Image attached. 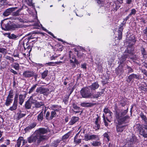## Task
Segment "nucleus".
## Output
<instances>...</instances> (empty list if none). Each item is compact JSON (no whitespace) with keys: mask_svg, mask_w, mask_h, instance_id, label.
I'll return each mask as SVG.
<instances>
[{"mask_svg":"<svg viewBox=\"0 0 147 147\" xmlns=\"http://www.w3.org/2000/svg\"><path fill=\"white\" fill-rule=\"evenodd\" d=\"M128 110L127 109L122 111L116 112L115 116L118 122V125L116 127L117 132H121L125 129L126 125H122L121 124L125 123V121L129 118V117L127 115L124 117L127 113Z\"/></svg>","mask_w":147,"mask_h":147,"instance_id":"obj_1","label":"nucleus"},{"mask_svg":"<svg viewBox=\"0 0 147 147\" xmlns=\"http://www.w3.org/2000/svg\"><path fill=\"white\" fill-rule=\"evenodd\" d=\"M47 132V129L45 128H40L35 131V134L38 138V142H41L47 138V137L44 135Z\"/></svg>","mask_w":147,"mask_h":147,"instance_id":"obj_2","label":"nucleus"},{"mask_svg":"<svg viewBox=\"0 0 147 147\" xmlns=\"http://www.w3.org/2000/svg\"><path fill=\"white\" fill-rule=\"evenodd\" d=\"M1 22V27L2 29L5 30H14L16 28H18V25H11L10 24V22H7L5 21H3Z\"/></svg>","mask_w":147,"mask_h":147,"instance_id":"obj_3","label":"nucleus"},{"mask_svg":"<svg viewBox=\"0 0 147 147\" xmlns=\"http://www.w3.org/2000/svg\"><path fill=\"white\" fill-rule=\"evenodd\" d=\"M80 92L82 96L84 98H90L92 95L88 87L82 88L80 90Z\"/></svg>","mask_w":147,"mask_h":147,"instance_id":"obj_4","label":"nucleus"},{"mask_svg":"<svg viewBox=\"0 0 147 147\" xmlns=\"http://www.w3.org/2000/svg\"><path fill=\"white\" fill-rule=\"evenodd\" d=\"M133 54V52H129L128 51V53L127 54L125 53L122 55L120 58L119 59L120 62L121 64L126 59V58L129 57L130 58H132V57L131 56H129V54L132 55Z\"/></svg>","mask_w":147,"mask_h":147,"instance_id":"obj_5","label":"nucleus"},{"mask_svg":"<svg viewBox=\"0 0 147 147\" xmlns=\"http://www.w3.org/2000/svg\"><path fill=\"white\" fill-rule=\"evenodd\" d=\"M28 142L31 143L37 140V143H39L40 142H38V138L36 135L35 133L28 138Z\"/></svg>","mask_w":147,"mask_h":147,"instance_id":"obj_6","label":"nucleus"},{"mask_svg":"<svg viewBox=\"0 0 147 147\" xmlns=\"http://www.w3.org/2000/svg\"><path fill=\"white\" fill-rule=\"evenodd\" d=\"M69 60L70 63L71 64L73 67H75L76 66L74 61L76 60L75 56L70 51L69 55Z\"/></svg>","mask_w":147,"mask_h":147,"instance_id":"obj_7","label":"nucleus"},{"mask_svg":"<svg viewBox=\"0 0 147 147\" xmlns=\"http://www.w3.org/2000/svg\"><path fill=\"white\" fill-rule=\"evenodd\" d=\"M95 139L98 140L99 138L98 136L94 135H90L88 134H85V135L84 140L86 141Z\"/></svg>","mask_w":147,"mask_h":147,"instance_id":"obj_8","label":"nucleus"},{"mask_svg":"<svg viewBox=\"0 0 147 147\" xmlns=\"http://www.w3.org/2000/svg\"><path fill=\"white\" fill-rule=\"evenodd\" d=\"M49 90L47 88H45L42 87L37 88L36 90V92L37 93H40L41 94H43L45 95L46 93H48Z\"/></svg>","mask_w":147,"mask_h":147,"instance_id":"obj_9","label":"nucleus"},{"mask_svg":"<svg viewBox=\"0 0 147 147\" xmlns=\"http://www.w3.org/2000/svg\"><path fill=\"white\" fill-rule=\"evenodd\" d=\"M34 103L32 100V97H30V98L26 102L25 105V108L27 109H30L32 104Z\"/></svg>","mask_w":147,"mask_h":147,"instance_id":"obj_10","label":"nucleus"},{"mask_svg":"<svg viewBox=\"0 0 147 147\" xmlns=\"http://www.w3.org/2000/svg\"><path fill=\"white\" fill-rule=\"evenodd\" d=\"M125 23H121L120 25V26L118 30V37L119 40L121 39L122 38V31L123 30V26L125 25Z\"/></svg>","mask_w":147,"mask_h":147,"instance_id":"obj_11","label":"nucleus"},{"mask_svg":"<svg viewBox=\"0 0 147 147\" xmlns=\"http://www.w3.org/2000/svg\"><path fill=\"white\" fill-rule=\"evenodd\" d=\"M139 75L137 74H132L128 76L127 79V81L128 82H130L134 79H139Z\"/></svg>","mask_w":147,"mask_h":147,"instance_id":"obj_12","label":"nucleus"},{"mask_svg":"<svg viewBox=\"0 0 147 147\" xmlns=\"http://www.w3.org/2000/svg\"><path fill=\"white\" fill-rule=\"evenodd\" d=\"M99 85L98 83L96 82L92 83L91 85L88 86L90 89L92 91L95 90L97 89L99 87Z\"/></svg>","mask_w":147,"mask_h":147,"instance_id":"obj_13","label":"nucleus"},{"mask_svg":"<svg viewBox=\"0 0 147 147\" xmlns=\"http://www.w3.org/2000/svg\"><path fill=\"white\" fill-rule=\"evenodd\" d=\"M34 72L32 71H26L23 73V76L26 78H30L34 75Z\"/></svg>","mask_w":147,"mask_h":147,"instance_id":"obj_14","label":"nucleus"},{"mask_svg":"<svg viewBox=\"0 0 147 147\" xmlns=\"http://www.w3.org/2000/svg\"><path fill=\"white\" fill-rule=\"evenodd\" d=\"M140 134L144 137H147V125H144L142 129L140 131Z\"/></svg>","mask_w":147,"mask_h":147,"instance_id":"obj_15","label":"nucleus"},{"mask_svg":"<svg viewBox=\"0 0 147 147\" xmlns=\"http://www.w3.org/2000/svg\"><path fill=\"white\" fill-rule=\"evenodd\" d=\"M16 7H12L6 10L3 13V15L5 16H7L10 15L13 11H14Z\"/></svg>","mask_w":147,"mask_h":147,"instance_id":"obj_16","label":"nucleus"},{"mask_svg":"<svg viewBox=\"0 0 147 147\" xmlns=\"http://www.w3.org/2000/svg\"><path fill=\"white\" fill-rule=\"evenodd\" d=\"M36 124L35 123H33L31 124L28 127H27L25 129V131L27 132L29 131L30 130L34 128L36 125Z\"/></svg>","mask_w":147,"mask_h":147,"instance_id":"obj_17","label":"nucleus"},{"mask_svg":"<svg viewBox=\"0 0 147 147\" xmlns=\"http://www.w3.org/2000/svg\"><path fill=\"white\" fill-rule=\"evenodd\" d=\"M79 119V118L77 117H72L69 123V124L70 125H72L76 123Z\"/></svg>","mask_w":147,"mask_h":147,"instance_id":"obj_18","label":"nucleus"},{"mask_svg":"<svg viewBox=\"0 0 147 147\" xmlns=\"http://www.w3.org/2000/svg\"><path fill=\"white\" fill-rule=\"evenodd\" d=\"M51 109L54 110V111H58L61 109V107L57 105H51L50 107Z\"/></svg>","mask_w":147,"mask_h":147,"instance_id":"obj_19","label":"nucleus"},{"mask_svg":"<svg viewBox=\"0 0 147 147\" xmlns=\"http://www.w3.org/2000/svg\"><path fill=\"white\" fill-rule=\"evenodd\" d=\"M6 34L7 35V37L10 39H16L18 37V36L14 34H10V33H6Z\"/></svg>","mask_w":147,"mask_h":147,"instance_id":"obj_20","label":"nucleus"},{"mask_svg":"<svg viewBox=\"0 0 147 147\" xmlns=\"http://www.w3.org/2000/svg\"><path fill=\"white\" fill-rule=\"evenodd\" d=\"M25 96L23 94H20L19 96V103L20 105H22L24 102Z\"/></svg>","mask_w":147,"mask_h":147,"instance_id":"obj_21","label":"nucleus"},{"mask_svg":"<svg viewBox=\"0 0 147 147\" xmlns=\"http://www.w3.org/2000/svg\"><path fill=\"white\" fill-rule=\"evenodd\" d=\"M99 118L98 117L96 118L95 121V125L94 127V128L96 130H98L99 129L100 126L98 123Z\"/></svg>","mask_w":147,"mask_h":147,"instance_id":"obj_22","label":"nucleus"},{"mask_svg":"<svg viewBox=\"0 0 147 147\" xmlns=\"http://www.w3.org/2000/svg\"><path fill=\"white\" fill-rule=\"evenodd\" d=\"M44 105V103L42 102L36 101L34 103V105L35 107L39 108L41 106H43Z\"/></svg>","mask_w":147,"mask_h":147,"instance_id":"obj_23","label":"nucleus"},{"mask_svg":"<svg viewBox=\"0 0 147 147\" xmlns=\"http://www.w3.org/2000/svg\"><path fill=\"white\" fill-rule=\"evenodd\" d=\"M17 104L18 103L13 102L12 106L9 107V110H10L11 111L15 110L17 108Z\"/></svg>","mask_w":147,"mask_h":147,"instance_id":"obj_24","label":"nucleus"},{"mask_svg":"<svg viewBox=\"0 0 147 147\" xmlns=\"http://www.w3.org/2000/svg\"><path fill=\"white\" fill-rule=\"evenodd\" d=\"M13 101V99H9L7 98L5 102V105L7 106H9L10 105Z\"/></svg>","mask_w":147,"mask_h":147,"instance_id":"obj_25","label":"nucleus"},{"mask_svg":"<svg viewBox=\"0 0 147 147\" xmlns=\"http://www.w3.org/2000/svg\"><path fill=\"white\" fill-rule=\"evenodd\" d=\"M22 140H23V137H20L17 140L16 144L15 145L16 147H20Z\"/></svg>","mask_w":147,"mask_h":147,"instance_id":"obj_26","label":"nucleus"},{"mask_svg":"<svg viewBox=\"0 0 147 147\" xmlns=\"http://www.w3.org/2000/svg\"><path fill=\"white\" fill-rule=\"evenodd\" d=\"M92 104L88 102H83L81 103L80 105L83 107H91Z\"/></svg>","mask_w":147,"mask_h":147,"instance_id":"obj_27","label":"nucleus"},{"mask_svg":"<svg viewBox=\"0 0 147 147\" xmlns=\"http://www.w3.org/2000/svg\"><path fill=\"white\" fill-rule=\"evenodd\" d=\"M48 72V70H46L41 73V77L42 79H44L47 76Z\"/></svg>","mask_w":147,"mask_h":147,"instance_id":"obj_28","label":"nucleus"},{"mask_svg":"<svg viewBox=\"0 0 147 147\" xmlns=\"http://www.w3.org/2000/svg\"><path fill=\"white\" fill-rule=\"evenodd\" d=\"M91 144L94 146H98L100 145L101 143L99 141H93L92 142H91Z\"/></svg>","mask_w":147,"mask_h":147,"instance_id":"obj_29","label":"nucleus"},{"mask_svg":"<svg viewBox=\"0 0 147 147\" xmlns=\"http://www.w3.org/2000/svg\"><path fill=\"white\" fill-rule=\"evenodd\" d=\"M13 92L12 91H11L9 92V94L7 98L9 99H13Z\"/></svg>","mask_w":147,"mask_h":147,"instance_id":"obj_30","label":"nucleus"},{"mask_svg":"<svg viewBox=\"0 0 147 147\" xmlns=\"http://www.w3.org/2000/svg\"><path fill=\"white\" fill-rule=\"evenodd\" d=\"M56 115V113L55 111H53L51 112V115L49 119L51 120L53 118L55 117Z\"/></svg>","mask_w":147,"mask_h":147,"instance_id":"obj_31","label":"nucleus"},{"mask_svg":"<svg viewBox=\"0 0 147 147\" xmlns=\"http://www.w3.org/2000/svg\"><path fill=\"white\" fill-rule=\"evenodd\" d=\"M43 119V114L41 112L38 116L37 119L39 121H41Z\"/></svg>","mask_w":147,"mask_h":147,"instance_id":"obj_32","label":"nucleus"},{"mask_svg":"<svg viewBox=\"0 0 147 147\" xmlns=\"http://www.w3.org/2000/svg\"><path fill=\"white\" fill-rule=\"evenodd\" d=\"M103 94V92H98L97 93V94L94 95L93 97L94 98H97L100 97L101 95Z\"/></svg>","mask_w":147,"mask_h":147,"instance_id":"obj_33","label":"nucleus"},{"mask_svg":"<svg viewBox=\"0 0 147 147\" xmlns=\"http://www.w3.org/2000/svg\"><path fill=\"white\" fill-rule=\"evenodd\" d=\"M29 40L30 39L29 38H26L24 40L23 44L24 46L25 45H26V46L28 45V42Z\"/></svg>","mask_w":147,"mask_h":147,"instance_id":"obj_34","label":"nucleus"},{"mask_svg":"<svg viewBox=\"0 0 147 147\" xmlns=\"http://www.w3.org/2000/svg\"><path fill=\"white\" fill-rule=\"evenodd\" d=\"M38 85L37 84L34 85L30 89L28 92L30 94L32 92Z\"/></svg>","mask_w":147,"mask_h":147,"instance_id":"obj_35","label":"nucleus"},{"mask_svg":"<svg viewBox=\"0 0 147 147\" xmlns=\"http://www.w3.org/2000/svg\"><path fill=\"white\" fill-rule=\"evenodd\" d=\"M96 1L97 3L100 5H101L102 6L104 5L105 3V0H96Z\"/></svg>","mask_w":147,"mask_h":147,"instance_id":"obj_36","label":"nucleus"},{"mask_svg":"<svg viewBox=\"0 0 147 147\" xmlns=\"http://www.w3.org/2000/svg\"><path fill=\"white\" fill-rule=\"evenodd\" d=\"M104 112L106 114H109L110 115V113H111V111L109 110V109L108 108H105L104 110Z\"/></svg>","mask_w":147,"mask_h":147,"instance_id":"obj_37","label":"nucleus"},{"mask_svg":"<svg viewBox=\"0 0 147 147\" xmlns=\"http://www.w3.org/2000/svg\"><path fill=\"white\" fill-rule=\"evenodd\" d=\"M7 3L6 0H0V7L6 5Z\"/></svg>","mask_w":147,"mask_h":147,"instance_id":"obj_38","label":"nucleus"},{"mask_svg":"<svg viewBox=\"0 0 147 147\" xmlns=\"http://www.w3.org/2000/svg\"><path fill=\"white\" fill-rule=\"evenodd\" d=\"M136 12V10L135 9H133L131 10V12L129 14V16H131L132 15H134Z\"/></svg>","mask_w":147,"mask_h":147,"instance_id":"obj_39","label":"nucleus"},{"mask_svg":"<svg viewBox=\"0 0 147 147\" xmlns=\"http://www.w3.org/2000/svg\"><path fill=\"white\" fill-rule=\"evenodd\" d=\"M18 94L17 93L16 94L14 98V100L13 102L18 103Z\"/></svg>","mask_w":147,"mask_h":147,"instance_id":"obj_40","label":"nucleus"},{"mask_svg":"<svg viewBox=\"0 0 147 147\" xmlns=\"http://www.w3.org/2000/svg\"><path fill=\"white\" fill-rule=\"evenodd\" d=\"M120 7V5L118 4H115V5H114L113 7V10L117 11Z\"/></svg>","mask_w":147,"mask_h":147,"instance_id":"obj_41","label":"nucleus"},{"mask_svg":"<svg viewBox=\"0 0 147 147\" xmlns=\"http://www.w3.org/2000/svg\"><path fill=\"white\" fill-rule=\"evenodd\" d=\"M70 133H68L66 134L63 137V139H67L69 137V136L70 135Z\"/></svg>","mask_w":147,"mask_h":147,"instance_id":"obj_42","label":"nucleus"},{"mask_svg":"<svg viewBox=\"0 0 147 147\" xmlns=\"http://www.w3.org/2000/svg\"><path fill=\"white\" fill-rule=\"evenodd\" d=\"M136 140V138L135 137H132L130 140V144H132L134 143Z\"/></svg>","mask_w":147,"mask_h":147,"instance_id":"obj_43","label":"nucleus"},{"mask_svg":"<svg viewBox=\"0 0 147 147\" xmlns=\"http://www.w3.org/2000/svg\"><path fill=\"white\" fill-rule=\"evenodd\" d=\"M20 11V10H18L16 12H13L12 14L13 16H19Z\"/></svg>","mask_w":147,"mask_h":147,"instance_id":"obj_44","label":"nucleus"},{"mask_svg":"<svg viewBox=\"0 0 147 147\" xmlns=\"http://www.w3.org/2000/svg\"><path fill=\"white\" fill-rule=\"evenodd\" d=\"M73 108L75 110H79L80 107L77 106L76 105L75 103H73L72 105Z\"/></svg>","mask_w":147,"mask_h":147,"instance_id":"obj_45","label":"nucleus"},{"mask_svg":"<svg viewBox=\"0 0 147 147\" xmlns=\"http://www.w3.org/2000/svg\"><path fill=\"white\" fill-rule=\"evenodd\" d=\"M142 54L143 56V57H144V55H145L146 54V53L144 48H142L141 50Z\"/></svg>","mask_w":147,"mask_h":147,"instance_id":"obj_46","label":"nucleus"},{"mask_svg":"<svg viewBox=\"0 0 147 147\" xmlns=\"http://www.w3.org/2000/svg\"><path fill=\"white\" fill-rule=\"evenodd\" d=\"M50 112L49 111L47 112L46 115V117L47 119L48 120H50V119H49V118L50 116Z\"/></svg>","mask_w":147,"mask_h":147,"instance_id":"obj_47","label":"nucleus"},{"mask_svg":"<svg viewBox=\"0 0 147 147\" xmlns=\"http://www.w3.org/2000/svg\"><path fill=\"white\" fill-rule=\"evenodd\" d=\"M127 69H128V73H131L133 72V70L132 69L128 66H127Z\"/></svg>","mask_w":147,"mask_h":147,"instance_id":"obj_48","label":"nucleus"},{"mask_svg":"<svg viewBox=\"0 0 147 147\" xmlns=\"http://www.w3.org/2000/svg\"><path fill=\"white\" fill-rule=\"evenodd\" d=\"M55 62H50L48 63H47L45 64V65L47 64L49 66H54Z\"/></svg>","mask_w":147,"mask_h":147,"instance_id":"obj_49","label":"nucleus"},{"mask_svg":"<svg viewBox=\"0 0 147 147\" xmlns=\"http://www.w3.org/2000/svg\"><path fill=\"white\" fill-rule=\"evenodd\" d=\"M14 67L16 70H18L19 69V64L18 63H15L14 66Z\"/></svg>","mask_w":147,"mask_h":147,"instance_id":"obj_50","label":"nucleus"},{"mask_svg":"<svg viewBox=\"0 0 147 147\" xmlns=\"http://www.w3.org/2000/svg\"><path fill=\"white\" fill-rule=\"evenodd\" d=\"M111 115L110 116V115L109 114H107V120L109 122H110L109 120L107 118L108 117L109 118H112V113L111 112V113H110Z\"/></svg>","mask_w":147,"mask_h":147,"instance_id":"obj_51","label":"nucleus"},{"mask_svg":"<svg viewBox=\"0 0 147 147\" xmlns=\"http://www.w3.org/2000/svg\"><path fill=\"white\" fill-rule=\"evenodd\" d=\"M103 136H104V137H105L106 138H107V140L108 141L109 140V135L107 133H105L104 134Z\"/></svg>","mask_w":147,"mask_h":147,"instance_id":"obj_52","label":"nucleus"},{"mask_svg":"<svg viewBox=\"0 0 147 147\" xmlns=\"http://www.w3.org/2000/svg\"><path fill=\"white\" fill-rule=\"evenodd\" d=\"M143 32L146 36H147V27H146L143 30Z\"/></svg>","mask_w":147,"mask_h":147,"instance_id":"obj_53","label":"nucleus"},{"mask_svg":"<svg viewBox=\"0 0 147 147\" xmlns=\"http://www.w3.org/2000/svg\"><path fill=\"white\" fill-rule=\"evenodd\" d=\"M103 119L104 120V122L105 124V125L107 126L108 125V124L107 123V122L105 120V115L104 114L103 115Z\"/></svg>","mask_w":147,"mask_h":147,"instance_id":"obj_54","label":"nucleus"},{"mask_svg":"<svg viewBox=\"0 0 147 147\" xmlns=\"http://www.w3.org/2000/svg\"><path fill=\"white\" fill-rule=\"evenodd\" d=\"M25 115V114L22 113H19V115H18L19 117L20 118H21L24 116Z\"/></svg>","mask_w":147,"mask_h":147,"instance_id":"obj_55","label":"nucleus"},{"mask_svg":"<svg viewBox=\"0 0 147 147\" xmlns=\"http://www.w3.org/2000/svg\"><path fill=\"white\" fill-rule=\"evenodd\" d=\"M74 141L77 143H80L81 142V139H80L78 140H76L75 138Z\"/></svg>","mask_w":147,"mask_h":147,"instance_id":"obj_56","label":"nucleus"},{"mask_svg":"<svg viewBox=\"0 0 147 147\" xmlns=\"http://www.w3.org/2000/svg\"><path fill=\"white\" fill-rule=\"evenodd\" d=\"M57 57V56H53L50 57V59L51 60L55 59Z\"/></svg>","mask_w":147,"mask_h":147,"instance_id":"obj_57","label":"nucleus"},{"mask_svg":"<svg viewBox=\"0 0 147 147\" xmlns=\"http://www.w3.org/2000/svg\"><path fill=\"white\" fill-rule=\"evenodd\" d=\"M81 67L83 69H86V65L85 63L82 64Z\"/></svg>","mask_w":147,"mask_h":147,"instance_id":"obj_58","label":"nucleus"},{"mask_svg":"<svg viewBox=\"0 0 147 147\" xmlns=\"http://www.w3.org/2000/svg\"><path fill=\"white\" fill-rule=\"evenodd\" d=\"M36 66L39 67V68H40L44 66V65L40 63H36Z\"/></svg>","mask_w":147,"mask_h":147,"instance_id":"obj_59","label":"nucleus"},{"mask_svg":"<svg viewBox=\"0 0 147 147\" xmlns=\"http://www.w3.org/2000/svg\"><path fill=\"white\" fill-rule=\"evenodd\" d=\"M141 89L142 90L144 91H147V88L145 86L142 87L141 88Z\"/></svg>","mask_w":147,"mask_h":147,"instance_id":"obj_60","label":"nucleus"},{"mask_svg":"<svg viewBox=\"0 0 147 147\" xmlns=\"http://www.w3.org/2000/svg\"><path fill=\"white\" fill-rule=\"evenodd\" d=\"M142 72L145 75L147 73V71H146V70L145 69H142Z\"/></svg>","mask_w":147,"mask_h":147,"instance_id":"obj_61","label":"nucleus"},{"mask_svg":"<svg viewBox=\"0 0 147 147\" xmlns=\"http://www.w3.org/2000/svg\"><path fill=\"white\" fill-rule=\"evenodd\" d=\"M11 72L15 74H17V73L16 72V71H14V70H13L12 69H11Z\"/></svg>","mask_w":147,"mask_h":147,"instance_id":"obj_62","label":"nucleus"},{"mask_svg":"<svg viewBox=\"0 0 147 147\" xmlns=\"http://www.w3.org/2000/svg\"><path fill=\"white\" fill-rule=\"evenodd\" d=\"M48 33L50 35H51V36H52L53 38H55V37L54 36L53 34L52 33H51V32H48Z\"/></svg>","mask_w":147,"mask_h":147,"instance_id":"obj_63","label":"nucleus"},{"mask_svg":"<svg viewBox=\"0 0 147 147\" xmlns=\"http://www.w3.org/2000/svg\"><path fill=\"white\" fill-rule=\"evenodd\" d=\"M146 68H147V63L145 62H144L142 64Z\"/></svg>","mask_w":147,"mask_h":147,"instance_id":"obj_64","label":"nucleus"}]
</instances>
